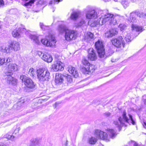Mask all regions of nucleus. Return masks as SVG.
Masks as SVG:
<instances>
[{
    "label": "nucleus",
    "mask_w": 146,
    "mask_h": 146,
    "mask_svg": "<svg viewBox=\"0 0 146 146\" xmlns=\"http://www.w3.org/2000/svg\"><path fill=\"white\" fill-rule=\"evenodd\" d=\"M127 113L125 110L123 111L122 115V117H119L117 119L113 121V123L116 127L120 128L125 123L129 124L132 123L133 125L135 124V121L132 118V115L129 114L128 118L127 116Z\"/></svg>",
    "instance_id": "obj_1"
},
{
    "label": "nucleus",
    "mask_w": 146,
    "mask_h": 146,
    "mask_svg": "<svg viewBox=\"0 0 146 146\" xmlns=\"http://www.w3.org/2000/svg\"><path fill=\"white\" fill-rule=\"evenodd\" d=\"M58 30L61 33L65 32V36L66 40H74L76 38V32L74 30L69 29L66 26L63 25H59Z\"/></svg>",
    "instance_id": "obj_2"
},
{
    "label": "nucleus",
    "mask_w": 146,
    "mask_h": 146,
    "mask_svg": "<svg viewBox=\"0 0 146 146\" xmlns=\"http://www.w3.org/2000/svg\"><path fill=\"white\" fill-rule=\"evenodd\" d=\"M95 47L98 52L99 56L100 58H103L106 56H111L112 53L110 50H109L107 53H105V49L103 44L102 40H98L95 43Z\"/></svg>",
    "instance_id": "obj_3"
},
{
    "label": "nucleus",
    "mask_w": 146,
    "mask_h": 146,
    "mask_svg": "<svg viewBox=\"0 0 146 146\" xmlns=\"http://www.w3.org/2000/svg\"><path fill=\"white\" fill-rule=\"evenodd\" d=\"M36 72L38 78L39 80L44 81L48 80L50 73L45 68H39L37 70Z\"/></svg>",
    "instance_id": "obj_4"
},
{
    "label": "nucleus",
    "mask_w": 146,
    "mask_h": 146,
    "mask_svg": "<svg viewBox=\"0 0 146 146\" xmlns=\"http://www.w3.org/2000/svg\"><path fill=\"white\" fill-rule=\"evenodd\" d=\"M56 40L54 35L49 34L48 36H46L45 39H42L41 42L44 45L48 46H52L54 45L56 43Z\"/></svg>",
    "instance_id": "obj_5"
},
{
    "label": "nucleus",
    "mask_w": 146,
    "mask_h": 146,
    "mask_svg": "<svg viewBox=\"0 0 146 146\" xmlns=\"http://www.w3.org/2000/svg\"><path fill=\"white\" fill-rule=\"evenodd\" d=\"M111 16L110 14H108L107 15H105L104 16H102L100 17L96 21H94L92 23L90 24L91 27H96L98 25H102L104 24L108 21V20L110 16Z\"/></svg>",
    "instance_id": "obj_6"
},
{
    "label": "nucleus",
    "mask_w": 146,
    "mask_h": 146,
    "mask_svg": "<svg viewBox=\"0 0 146 146\" xmlns=\"http://www.w3.org/2000/svg\"><path fill=\"white\" fill-rule=\"evenodd\" d=\"M112 44L116 47L121 48L124 47L125 43L121 36H120L116 38H113L111 40Z\"/></svg>",
    "instance_id": "obj_7"
},
{
    "label": "nucleus",
    "mask_w": 146,
    "mask_h": 146,
    "mask_svg": "<svg viewBox=\"0 0 146 146\" xmlns=\"http://www.w3.org/2000/svg\"><path fill=\"white\" fill-rule=\"evenodd\" d=\"M136 16L140 18H146V13L142 12L141 13L137 11L132 12L130 13V17L128 19L129 21L130 22L133 23L136 22L137 20L136 18Z\"/></svg>",
    "instance_id": "obj_8"
},
{
    "label": "nucleus",
    "mask_w": 146,
    "mask_h": 146,
    "mask_svg": "<svg viewBox=\"0 0 146 146\" xmlns=\"http://www.w3.org/2000/svg\"><path fill=\"white\" fill-rule=\"evenodd\" d=\"M20 78L24 82L25 85L28 88H33L35 85L32 80L30 78L24 75H21Z\"/></svg>",
    "instance_id": "obj_9"
},
{
    "label": "nucleus",
    "mask_w": 146,
    "mask_h": 146,
    "mask_svg": "<svg viewBox=\"0 0 146 146\" xmlns=\"http://www.w3.org/2000/svg\"><path fill=\"white\" fill-rule=\"evenodd\" d=\"M5 74L6 76L5 79L8 84L13 85H16L17 84V80L11 76L13 74L12 72H7Z\"/></svg>",
    "instance_id": "obj_10"
},
{
    "label": "nucleus",
    "mask_w": 146,
    "mask_h": 146,
    "mask_svg": "<svg viewBox=\"0 0 146 146\" xmlns=\"http://www.w3.org/2000/svg\"><path fill=\"white\" fill-rule=\"evenodd\" d=\"M94 134L97 138L101 139L106 142L110 141L109 137L106 133L100 130H96L95 131Z\"/></svg>",
    "instance_id": "obj_11"
},
{
    "label": "nucleus",
    "mask_w": 146,
    "mask_h": 146,
    "mask_svg": "<svg viewBox=\"0 0 146 146\" xmlns=\"http://www.w3.org/2000/svg\"><path fill=\"white\" fill-rule=\"evenodd\" d=\"M110 15L111 16L108 20V21H109L111 25H115L117 24L118 22L122 18V17L119 15L114 16L112 14Z\"/></svg>",
    "instance_id": "obj_12"
},
{
    "label": "nucleus",
    "mask_w": 146,
    "mask_h": 146,
    "mask_svg": "<svg viewBox=\"0 0 146 146\" xmlns=\"http://www.w3.org/2000/svg\"><path fill=\"white\" fill-rule=\"evenodd\" d=\"M63 65V64L62 62L59 60H57L52 64V68L54 71L55 72L59 70H62L64 69Z\"/></svg>",
    "instance_id": "obj_13"
},
{
    "label": "nucleus",
    "mask_w": 146,
    "mask_h": 146,
    "mask_svg": "<svg viewBox=\"0 0 146 146\" xmlns=\"http://www.w3.org/2000/svg\"><path fill=\"white\" fill-rule=\"evenodd\" d=\"M95 66L92 64H90L87 67H83L81 68L82 72L85 74H88L89 72H93L95 70Z\"/></svg>",
    "instance_id": "obj_14"
},
{
    "label": "nucleus",
    "mask_w": 146,
    "mask_h": 146,
    "mask_svg": "<svg viewBox=\"0 0 146 146\" xmlns=\"http://www.w3.org/2000/svg\"><path fill=\"white\" fill-rule=\"evenodd\" d=\"M97 12L94 10H89L86 14V17L88 19H95L98 17Z\"/></svg>",
    "instance_id": "obj_15"
},
{
    "label": "nucleus",
    "mask_w": 146,
    "mask_h": 146,
    "mask_svg": "<svg viewBox=\"0 0 146 146\" xmlns=\"http://www.w3.org/2000/svg\"><path fill=\"white\" fill-rule=\"evenodd\" d=\"M7 67V70L12 72L17 71L19 68V66L15 63H9Z\"/></svg>",
    "instance_id": "obj_16"
},
{
    "label": "nucleus",
    "mask_w": 146,
    "mask_h": 146,
    "mask_svg": "<svg viewBox=\"0 0 146 146\" xmlns=\"http://www.w3.org/2000/svg\"><path fill=\"white\" fill-rule=\"evenodd\" d=\"M26 29H24L19 28L15 29L12 32V35L14 37L19 38L21 36V33L22 31H25Z\"/></svg>",
    "instance_id": "obj_17"
},
{
    "label": "nucleus",
    "mask_w": 146,
    "mask_h": 146,
    "mask_svg": "<svg viewBox=\"0 0 146 146\" xmlns=\"http://www.w3.org/2000/svg\"><path fill=\"white\" fill-rule=\"evenodd\" d=\"M88 58L91 60H94L96 59L97 56L95 51L93 48L89 49Z\"/></svg>",
    "instance_id": "obj_18"
},
{
    "label": "nucleus",
    "mask_w": 146,
    "mask_h": 146,
    "mask_svg": "<svg viewBox=\"0 0 146 146\" xmlns=\"http://www.w3.org/2000/svg\"><path fill=\"white\" fill-rule=\"evenodd\" d=\"M67 69L69 72L74 77L76 78L78 76V72L74 67L71 66H69Z\"/></svg>",
    "instance_id": "obj_19"
},
{
    "label": "nucleus",
    "mask_w": 146,
    "mask_h": 146,
    "mask_svg": "<svg viewBox=\"0 0 146 146\" xmlns=\"http://www.w3.org/2000/svg\"><path fill=\"white\" fill-rule=\"evenodd\" d=\"M41 59L44 61L48 62H51L53 59L52 56L49 54L47 52L43 53L42 56L41 57Z\"/></svg>",
    "instance_id": "obj_20"
},
{
    "label": "nucleus",
    "mask_w": 146,
    "mask_h": 146,
    "mask_svg": "<svg viewBox=\"0 0 146 146\" xmlns=\"http://www.w3.org/2000/svg\"><path fill=\"white\" fill-rule=\"evenodd\" d=\"M11 45L14 50H18L20 49V44L18 42L13 41L11 43Z\"/></svg>",
    "instance_id": "obj_21"
},
{
    "label": "nucleus",
    "mask_w": 146,
    "mask_h": 146,
    "mask_svg": "<svg viewBox=\"0 0 146 146\" xmlns=\"http://www.w3.org/2000/svg\"><path fill=\"white\" fill-rule=\"evenodd\" d=\"M131 27L132 30L133 32H141L143 30V28L142 27L139 26L134 24H132Z\"/></svg>",
    "instance_id": "obj_22"
},
{
    "label": "nucleus",
    "mask_w": 146,
    "mask_h": 146,
    "mask_svg": "<svg viewBox=\"0 0 146 146\" xmlns=\"http://www.w3.org/2000/svg\"><path fill=\"white\" fill-rule=\"evenodd\" d=\"M64 76L61 74H56L55 76V82L59 84L62 82Z\"/></svg>",
    "instance_id": "obj_23"
},
{
    "label": "nucleus",
    "mask_w": 146,
    "mask_h": 146,
    "mask_svg": "<svg viewBox=\"0 0 146 146\" xmlns=\"http://www.w3.org/2000/svg\"><path fill=\"white\" fill-rule=\"evenodd\" d=\"M31 141V143L29 146H35L39 144L40 139L38 138L33 139Z\"/></svg>",
    "instance_id": "obj_24"
},
{
    "label": "nucleus",
    "mask_w": 146,
    "mask_h": 146,
    "mask_svg": "<svg viewBox=\"0 0 146 146\" xmlns=\"http://www.w3.org/2000/svg\"><path fill=\"white\" fill-rule=\"evenodd\" d=\"M30 38L33 40V41L36 44H39L40 43V41L38 40V37L35 35L30 34L29 35Z\"/></svg>",
    "instance_id": "obj_25"
},
{
    "label": "nucleus",
    "mask_w": 146,
    "mask_h": 146,
    "mask_svg": "<svg viewBox=\"0 0 146 146\" xmlns=\"http://www.w3.org/2000/svg\"><path fill=\"white\" fill-rule=\"evenodd\" d=\"M108 133L109 134L110 137L112 138L115 137L117 134L116 132L112 129H108Z\"/></svg>",
    "instance_id": "obj_26"
},
{
    "label": "nucleus",
    "mask_w": 146,
    "mask_h": 146,
    "mask_svg": "<svg viewBox=\"0 0 146 146\" xmlns=\"http://www.w3.org/2000/svg\"><path fill=\"white\" fill-rule=\"evenodd\" d=\"M94 35L93 34L90 32L87 33L85 34L84 38L85 40H90V39L94 38Z\"/></svg>",
    "instance_id": "obj_27"
},
{
    "label": "nucleus",
    "mask_w": 146,
    "mask_h": 146,
    "mask_svg": "<svg viewBox=\"0 0 146 146\" xmlns=\"http://www.w3.org/2000/svg\"><path fill=\"white\" fill-rule=\"evenodd\" d=\"M80 14V12L78 11L74 12L71 15V19L74 20H76L79 17Z\"/></svg>",
    "instance_id": "obj_28"
},
{
    "label": "nucleus",
    "mask_w": 146,
    "mask_h": 146,
    "mask_svg": "<svg viewBox=\"0 0 146 146\" xmlns=\"http://www.w3.org/2000/svg\"><path fill=\"white\" fill-rule=\"evenodd\" d=\"M121 3L125 8H126L129 5L128 0H122Z\"/></svg>",
    "instance_id": "obj_29"
},
{
    "label": "nucleus",
    "mask_w": 146,
    "mask_h": 146,
    "mask_svg": "<svg viewBox=\"0 0 146 146\" xmlns=\"http://www.w3.org/2000/svg\"><path fill=\"white\" fill-rule=\"evenodd\" d=\"M97 141V139L95 137H92L89 140V143L91 144H94Z\"/></svg>",
    "instance_id": "obj_30"
},
{
    "label": "nucleus",
    "mask_w": 146,
    "mask_h": 146,
    "mask_svg": "<svg viewBox=\"0 0 146 146\" xmlns=\"http://www.w3.org/2000/svg\"><path fill=\"white\" fill-rule=\"evenodd\" d=\"M13 50V48L11 46V44L5 47V50L7 53H10L11 52V50Z\"/></svg>",
    "instance_id": "obj_31"
},
{
    "label": "nucleus",
    "mask_w": 146,
    "mask_h": 146,
    "mask_svg": "<svg viewBox=\"0 0 146 146\" xmlns=\"http://www.w3.org/2000/svg\"><path fill=\"white\" fill-rule=\"evenodd\" d=\"M82 63L85 66L84 67H86L88 65H90V63L88 61L85 59H83L82 60Z\"/></svg>",
    "instance_id": "obj_32"
},
{
    "label": "nucleus",
    "mask_w": 146,
    "mask_h": 146,
    "mask_svg": "<svg viewBox=\"0 0 146 146\" xmlns=\"http://www.w3.org/2000/svg\"><path fill=\"white\" fill-rule=\"evenodd\" d=\"M66 75L65 76L66 77L67 81L69 83H71L72 82V79L71 76L68 74Z\"/></svg>",
    "instance_id": "obj_33"
},
{
    "label": "nucleus",
    "mask_w": 146,
    "mask_h": 146,
    "mask_svg": "<svg viewBox=\"0 0 146 146\" xmlns=\"http://www.w3.org/2000/svg\"><path fill=\"white\" fill-rule=\"evenodd\" d=\"M35 73L34 69L33 68H30L29 70V73L31 76H33L34 74Z\"/></svg>",
    "instance_id": "obj_34"
},
{
    "label": "nucleus",
    "mask_w": 146,
    "mask_h": 146,
    "mask_svg": "<svg viewBox=\"0 0 146 146\" xmlns=\"http://www.w3.org/2000/svg\"><path fill=\"white\" fill-rule=\"evenodd\" d=\"M109 31L110 33L112 35V36H113L117 33V31L114 29H111Z\"/></svg>",
    "instance_id": "obj_35"
},
{
    "label": "nucleus",
    "mask_w": 146,
    "mask_h": 146,
    "mask_svg": "<svg viewBox=\"0 0 146 146\" xmlns=\"http://www.w3.org/2000/svg\"><path fill=\"white\" fill-rule=\"evenodd\" d=\"M85 23V21L83 19H82L81 20L79 23L76 25V26L77 27H81Z\"/></svg>",
    "instance_id": "obj_36"
},
{
    "label": "nucleus",
    "mask_w": 146,
    "mask_h": 146,
    "mask_svg": "<svg viewBox=\"0 0 146 146\" xmlns=\"http://www.w3.org/2000/svg\"><path fill=\"white\" fill-rule=\"evenodd\" d=\"M125 39L126 41L128 42H129L131 41V37L130 35L129 34H127L125 36Z\"/></svg>",
    "instance_id": "obj_37"
},
{
    "label": "nucleus",
    "mask_w": 146,
    "mask_h": 146,
    "mask_svg": "<svg viewBox=\"0 0 146 146\" xmlns=\"http://www.w3.org/2000/svg\"><path fill=\"white\" fill-rule=\"evenodd\" d=\"M40 28L43 30H46L48 28V27L47 26L44 25L42 23H40Z\"/></svg>",
    "instance_id": "obj_38"
},
{
    "label": "nucleus",
    "mask_w": 146,
    "mask_h": 146,
    "mask_svg": "<svg viewBox=\"0 0 146 146\" xmlns=\"http://www.w3.org/2000/svg\"><path fill=\"white\" fill-rule=\"evenodd\" d=\"M119 27L121 31H122L124 30L126 27V26L123 24H120L119 25Z\"/></svg>",
    "instance_id": "obj_39"
},
{
    "label": "nucleus",
    "mask_w": 146,
    "mask_h": 146,
    "mask_svg": "<svg viewBox=\"0 0 146 146\" xmlns=\"http://www.w3.org/2000/svg\"><path fill=\"white\" fill-rule=\"evenodd\" d=\"M5 63H6V64H7V63L11 62L12 61V59L10 57H7L5 58Z\"/></svg>",
    "instance_id": "obj_40"
},
{
    "label": "nucleus",
    "mask_w": 146,
    "mask_h": 146,
    "mask_svg": "<svg viewBox=\"0 0 146 146\" xmlns=\"http://www.w3.org/2000/svg\"><path fill=\"white\" fill-rule=\"evenodd\" d=\"M5 63V58H0V66L3 65Z\"/></svg>",
    "instance_id": "obj_41"
},
{
    "label": "nucleus",
    "mask_w": 146,
    "mask_h": 146,
    "mask_svg": "<svg viewBox=\"0 0 146 146\" xmlns=\"http://www.w3.org/2000/svg\"><path fill=\"white\" fill-rule=\"evenodd\" d=\"M105 36L107 38L111 37H112V35L109 31L107 32L105 34Z\"/></svg>",
    "instance_id": "obj_42"
},
{
    "label": "nucleus",
    "mask_w": 146,
    "mask_h": 146,
    "mask_svg": "<svg viewBox=\"0 0 146 146\" xmlns=\"http://www.w3.org/2000/svg\"><path fill=\"white\" fill-rule=\"evenodd\" d=\"M37 54H38V55H39V56L41 57H41L42 56L43 54V53L41 51H38V52H37Z\"/></svg>",
    "instance_id": "obj_43"
},
{
    "label": "nucleus",
    "mask_w": 146,
    "mask_h": 146,
    "mask_svg": "<svg viewBox=\"0 0 146 146\" xmlns=\"http://www.w3.org/2000/svg\"><path fill=\"white\" fill-rule=\"evenodd\" d=\"M7 138L9 139H10L12 140H14V136L13 135H9L7 137Z\"/></svg>",
    "instance_id": "obj_44"
},
{
    "label": "nucleus",
    "mask_w": 146,
    "mask_h": 146,
    "mask_svg": "<svg viewBox=\"0 0 146 146\" xmlns=\"http://www.w3.org/2000/svg\"><path fill=\"white\" fill-rule=\"evenodd\" d=\"M105 115L107 116V117H108L110 115L111 113L110 112H106L104 113Z\"/></svg>",
    "instance_id": "obj_45"
},
{
    "label": "nucleus",
    "mask_w": 146,
    "mask_h": 146,
    "mask_svg": "<svg viewBox=\"0 0 146 146\" xmlns=\"http://www.w3.org/2000/svg\"><path fill=\"white\" fill-rule=\"evenodd\" d=\"M4 2L3 0H0V7L3 5Z\"/></svg>",
    "instance_id": "obj_46"
},
{
    "label": "nucleus",
    "mask_w": 146,
    "mask_h": 146,
    "mask_svg": "<svg viewBox=\"0 0 146 146\" xmlns=\"http://www.w3.org/2000/svg\"><path fill=\"white\" fill-rule=\"evenodd\" d=\"M52 1H53L55 2H59L61 1H62V0H52Z\"/></svg>",
    "instance_id": "obj_47"
},
{
    "label": "nucleus",
    "mask_w": 146,
    "mask_h": 146,
    "mask_svg": "<svg viewBox=\"0 0 146 146\" xmlns=\"http://www.w3.org/2000/svg\"><path fill=\"white\" fill-rule=\"evenodd\" d=\"M19 131V129H15L14 133H15V134H16V133H18Z\"/></svg>",
    "instance_id": "obj_48"
},
{
    "label": "nucleus",
    "mask_w": 146,
    "mask_h": 146,
    "mask_svg": "<svg viewBox=\"0 0 146 146\" xmlns=\"http://www.w3.org/2000/svg\"><path fill=\"white\" fill-rule=\"evenodd\" d=\"M143 127L145 128H146V122H144L143 123Z\"/></svg>",
    "instance_id": "obj_49"
},
{
    "label": "nucleus",
    "mask_w": 146,
    "mask_h": 146,
    "mask_svg": "<svg viewBox=\"0 0 146 146\" xmlns=\"http://www.w3.org/2000/svg\"><path fill=\"white\" fill-rule=\"evenodd\" d=\"M134 146H140L137 143L135 142L133 144Z\"/></svg>",
    "instance_id": "obj_50"
},
{
    "label": "nucleus",
    "mask_w": 146,
    "mask_h": 146,
    "mask_svg": "<svg viewBox=\"0 0 146 146\" xmlns=\"http://www.w3.org/2000/svg\"><path fill=\"white\" fill-rule=\"evenodd\" d=\"M68 144V142L67 141H66L65 144L64 145L65 146H67V145Z\"/></svg>",
    "instance_id": "obj_51"
},
{
    "label": "nucleus",
    "mask_w": 146,
    "mask_h": 146,
    "mask_svg": "<svg viewBox=\"0 0 146 146\" xmlns=\"http://www.w3.org/2000/svg\"><path fill=\"white\" fill-rule=\"evenodd\" d=\"M42 0H40L39 1V4H41L42 2Z\"/></svg>",
    "instance_id": "obj_52"
},
{
    "label": "nucleus",
    "mask_w": 146,
    "mask_h": 146,
    "mask_svg": "<svg viewBox=\"0 0 146 146\" xmlns=\"http://www.w3.org/2000/svg\"><path fill=\"white\" fill-rule=\"evenodd\" d=\"M52 1H50V2H49V4H52Z\"/></svg>",
    "instance_id": "obj_53"
},
{
    "label": "nucleus",
    "mask_w": 146,
    "mask_h": 146,
    "mask_svg": "<svg viewBox=\"0 0 146 146\" xmlns=\"http://www.w3.org/2000/svg\"><path fill=\"white\" fill-rule=\"evenodd\" d=\"M144 102L145 104L146 105V99L145 100Z\"/></svg>",
    "instance_id": "obj_54"
},
{
    "label": "nucleus",
    "mask_w": 146,
    "mask_h": 146,
    "mask_svg": "<svg viewBox=\"0 0 146 146\" xmlns=\"http://www.w3.org/2000/svg\"><path fill=\"white\" fill-rule=\"evenodd\" d=\"M0 146H5V145H0Z\"/></svg>",
    "instance_id": "obj_55"
}]
</instances>
